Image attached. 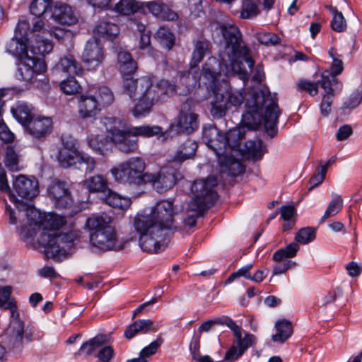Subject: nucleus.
Listing matches in <instances>:
<instances>
[{
	"label": "nucleus",
	"mask_w": 362,
	"mask_h": 362,
	"mask_svg": "<svg viewBox=\"0 0 362 362\" xmlns=\"http://www.w3.org/2000/svg\"><path fill=\"white\" fill-rule=\"evenodd\" d=\"M187 79L189 76L181 77L182 85L187 83ZM139 91L141 95L139 101L132 110V113L136 117L148 113L156 103L165 101L175 93L187 95L190 91V86L189 84L183 87L181 85L176 86L165 80L153 83L148 77H142L139 78Z\"/></svg>",
	"instance_id": "4"
},
{
	"label": "nucleus",
	"mask_w": 362,
	"mask_h": 362,
	"mask_svg": "<svg viewBox=\"0 0 362 362\" xmlns=\"http://www.w3.org/2000/svg\"><path fill=\"white\" fill-rule=\"evenodd\" d=\"M362 101V92L360 90L354 91L349 98L348 100L343 103V108H356Z\"/></svg>",
	"instance_id": "62"
},
{
	"label": "nucleus",
	"mask_w": 362,
	"mask_h": 362,
	"mask_svg": "<svg viewBox=\"0 0 362 362\" xmlns=\"http://www.w3.org/2000/svg\"><path fill=\"white\" fill-rule=\"evenodd\" d=\"M57 74H64L68 76H81L83 69L81 64L71 55L60 58L54 66Z\"/></svg>",
	"instance_id": "25"
},
{
	"label": "nucleus",
	"mask_w": 362,
	"mask_h": 362,
	"mask_svg": "<svg viewBox=\"0 0 362 362\" xmlns=\"http://www.w3.org/2000/svg\"><path fill=\"white\" fill-rule=\"evenodd\" d=\"M209 42L207 40H197L194 43V49L192 55L191 66H196L202 62L205 54L209 50Z\"/></svg>",
	"instance_id": "48"
},
{
	"label": "nucleus",
	"mask_w": 362,
	"mask_h": 362,
	"mask_svg": "<svg viewBox=\"0 0 362 362\" xmlns=\"http://www.w3.org/2000/svg\"><path fill=\"white\" fill-rule=\"evenodd\" d=\"M219 30L225 40L223 50L219 53L221 63L226 68L230 66L234 73L245 77L247 71L237 58L243 57L250 70L252 69L255 62L249 55L248 48L242 45V34L239 28L231 24H221Z\"/></svg>",
	"instance_id": "6"
},
{
	"label": "nucleus",
	"mask_w": 362,
	"mask_h": 362,
	"mask_svg": "<svg viewBox=\"0 0 362 362\" xmlns=\"http://www.w3.org/2000/svg\"><path fill=\"white\" fill-rule=\"evenodd\" d=\"M257 0H243L240 17L243 19L251 18L258 14Z\"/></svg>",
	"instance_id": "55"
},
{
	"label": "nucleus",
	"mask_w": 362,
	"mask_h": 362,
	"mask_svg": "<svg viewBox=\"0 0 362 362\" xmlns=\"http://www.w3.org/2000/svg\"><path fill=\"white\" fill-rule=\"evenodd\" d=\"M329 56L332 58V64L331 66V71L325 70L321 74V79L319 81H323L325 79L324 75L325 73H328L329 75L327 76L329 81H330V86H334L336 90L341 91L343 85L342 83L336 78L337 75L340 74L343 70V62L341 59L336 58L334 56V54L332 51L329 52Z\"/></svg>",
	"instance_id": "30"
},
{
	"label": "nucleus",
	"mask_w": 362,
	"mask_h": 362,
	"mask_svg": "<svg viewBox=\"0 0 362 362\" xmlns=\"http://www.w3.org/2000/svg\"><path fill=\"white\" fill-rule=\"evenodd\" d=\"M217 180L214 176L206 179L195 180L191 186V192L194 198L188 203L185 210V216L182 218L184 223L189 228L195 226L197 219L217 201L218 195L215 190Z\"/></svg>",
	"instance_id": "7"
},
{
	"label": "nucleus",
	"mask_w": 362,
	"mask_h": 362,
	"mask_svg": "<svg viewBox=\"0 0 362 362\" xmlns=\"http://www.w3.org/2000/svg\"><path fill=\"white\" fill-rule=\"evenodd\" d=\"M197 146L195 141L187 139L180 144L173 156V160L177 163H182L192 158L195 155Z\"/></svg>",
	"instance_id": "35"
},
{
	"label": "nucleus",
	"mask_w": 362,
	"mask_h": 362,
	"mask_svg": "<svg viewBox=\"0 0 362 362\" xmlns=\"http://www.w3.org/2000/svg\"><path fill=\"white\" fill-rule=\"evenodd\" d=\"M299 249L298 243L297 242H293L284 248L276 250L273 255V259L274 261H281L283 259H288L294 257Z\"/></svg>",
	"instance_id": "47"
},
{
	"label": "nucleus",
	"mask_w": 362,
	"mask_h": 362,
	"mask_svg": "<svg viewBox=\"0 0 362 362\" xmlns=\"http://www.w3.org/2000/svg\"><path fill=\"white\" fill-rule=\"evenodd\" d=\"M110 334H98L88 341L84 342L79 349L78 354L85 356H90L95 353L98 348L110 343Z\"/></svg>",
	"instance_id": "31"
},
{
	"label": "nucleus",
	"mask_w": 362,
	"mask_h": 362,
	"mask_svg": "<svg viewBox=\"0 0 362 362\" xmlns=\"http://www.w3.org/2000/svg\"><path fill=\"white\" fill-rule=\"evenodd\" d=\"M113 356L114 349L110 346H105L101 348L97 354V357L101 362H109Z\"/></svg>",
	"instance_id": "64"
},
{
	"label": "nucleus",
	"mask_w": 362,
	"mask_h": 362,
	"mask_svg": "<svg viewBox=\"0 0 362 362\" xmlns=\"http://www.w3.org/2000/svg\"><path fill=\"white\" fill-rule=\"evenodd\" d=\"M61 90L66 95H73L77 93L81 89L78 82L76 80L75 76H67L60 83Z\"/></svg>",
	"instance_id": "52"
},
{
	"label": "nucleus",
	"mask_w": 362,
	"mask_h": 362,
	"mask_svg": "<svg viewBox=\"0 0 362 362\" xmlns=\"http://www.w3.org/2000/svg\"><path fill=\"white\" fill-rule=\"evenodd\" d=\"M93 32L98 37L112 39L119 34V30L115 23L102 20L96 25Z\"/></svg>",
	"instance_id": "37"
},
{
	"label": "nucleus",
	"mask_w": 362,
	"mask_h": 362,
	"mask_svg": "<svg viewBox=\"0 0 362 362\" xmlns=\"http://www.w3.org/2000/svg\"><path fill=\"white\" fill-rule=\"evenodd\" d=\"M85 185L90 192L105 193L108 189L107 180L100 175L88 177L85 181Z\"/></svg>",
	"instance_id": "44"
},
{
	"label": "nucleus",
	"mask_w": 362,
	"mask_h": 362,
	"mask_svg": "<svg viewBox=\"0 0 362 362\" xmlns=\"http://www.w3.org/2000/svg\"><path fill=\"white\" fill-rule=\"evenodd\" d=\"M34 110V107L32 105L25 102H18L16 105L11 108V112L13 117L25 128L28 122L36 115Z\"/></svg>",
	"instance_id": "28"
},
{
	"label": "nucleus",
	"mask_w": 362,
	"mask_h": 362,
	"mask_svg": "<svg viewBox=\"0 0 362 362\" xmlns=\"http://www.w3.org/2000/svg\"><path fill=\"white\" fill-rule=\"evenodd\" d=\"M11 294V288L10 286L0 288V308L9 310L11 317H19L16 301L13 299H10Z\"/></svg>",
	"instance_id": "38"
},
{
	"label": "nucleus",
	"mask_w": 362,
	"mask_h": 362,
	"mask_svg": "<svg viewBox=\"0 0 362 362\" xmlns=\"http://www.w3.org/2000/svg\"><path fill=\"white\" fill-rule=\"evenodd\" d=\"M155 37L160 44L168 50H170L175 45V35L167 28L160 27L156 31Z\"/></svg>",
	"instance_id": "46"
},
{
	"label": "nucleus",
	"mask_w": 362,
	"mask_h": 362,
	"mask_svg": "<svg viewBox=\"0 0 362 362\" xmlns=\"http://www.w3.org/2000/svg\"><path fill=\"white\" fill-rule=\"evenodd\" d=\"M214 98L211 101V114L214 118H221L226 110L231 107H238L244 102L242 92L232 88L214 90Z\"/></svg>",
	"instance_id": "12"
},
{
	"label": "nucleus",
	"mask_w": 362,
	"mask_h": 362,
	"mask_svg": "<svg viewBox=\"0 0 362 362\" xmlns=\"http://www.w3.org/2000/svg\"><path fill=\"white\" fill-rule=\"evenodd\" d=\"M47 190L57 208L66 209L71 205V192L66 182L54 179L49 185Z\"/></svg>",
	"instance_id": "16"
},
{
	"label": "nucleus",
	"mask_w": 362,
	"mask_h": 362,
	"mask_svg": "<svg viewBox=\"0 0 362 362\" xmlns=\"http://www.w3.org/2000/svg\"><path fill=\"white\" fill-rule=\"evenodd\" d=\"M103 200L109 206L122 210L127 209L132 204L129 198L121 196L109 188L104 193Z\"/></svg>",
	"instance_id": "36"
},
{
	"label": "nucleus",
	"mask_w": 362,
	"mask_h": 362,
	"mask_svg": "<svg viewBox=\"0 0 362 362\" xmlns=\"http://www.w3.org/2000/svg\"><path fill=\"white\" fill-rule=\"evenodd\" d=\"M146 6L153 16L163 20L175 21L178 17L177 13L160 1L146 2Z\"/></svg>",
	"instance_id": "32"
},
{
	"label": "nucleus",
	"mask_w": 362,
	"mask_h": 362,
	"mask_svg": "<svg viewBox=\"0 0 362 362\" xmlns=\"http://www.w3.org/2000/svg\"><path fill=\"white\" fill-rule=\"evenodd\" d=\"M13 188L19 197L27 199L35 197L39 193L37 180L24 175L16 177L13 182Z\"/></svg>",
	"instance_id": "20"
},
{
	"label": "nucleus",
	"mask_w": 362,
	"mask_h": 362,
	"mask_svg": "<svg viewBox=\"0 0 362 362\" xmlns=\"http://www.w3.org/2000/svg\"><path fill=\"white\" fill-rule=\"evenodd\" d=\"M318 86H320L318 81L316 83H314L308 80L300 79L297 83V87L298 90L305 91L312 96L317 94Z\"/></svg>",
	"instance_id": "59"
},
{
	"label": "nucleus",
	"mask_w": 362,
	"mask_h": 362,
	"mask_svg": "<svg viewBox=\"0 0 362 362\" xmlns=\"http://www.w3.org/2000/svg\"><path fill=\"white\" fill-rule=\"evenodd\" d=\"M52 13L54 21L62 25H72L78 21L77 16L72 8L66 4L56 3Z\"/></svg>",
	"instance_id": "24"
},
{
	"label": "nucleus",
	"mask_w": 362,
	"mask_h": 362,
	"mask_svg": "<svg viewBox=\"0 0 362 362\" xmlns=\"http://www.w3.org/2000/svg\"><path fill=\"white\" fill-rule=\"evenodd\" d=\"M258 42L266 46H274L280 43V37L273 33L259 32L256 34Z\"/></svg>",
	"instance_id": "56"
},
{
	"label": "nucleus",
	"mask_w": 362,
	"mask_h": 362,
	"mask_svg": "<svg viewBox=\"0 0 362 362\" xmlns=\"http://www.w3.org/2000/svg\"><path fill=\"white\" fill-rule=\"evenodd\" d=\"M316 237V228L313 227H305L300 228L295 235V240L298 243L306 245L315 240Z\"/></svg>",
	"instance_id": "51"
},
{
	"label": "nucleus",
	"mask_w": 362,
	"mask_h": 362,
	"mask_svg": "<svg viewBox=\"0 0 362 362\" xmlns=\"http://www.w3.org/2000/svg\"><path fill=\"white\" fill-rule=\"evenodd\" d=\"M104 59L103 49L98 41L95 39L89 40L84 47L82 59L89 70H95L102 63Z\"/></svg>",
	"instance_id": "18"
},
{
	"label": "nucleus",
	"mask_w": 362,
	"mask_h": 362,
	"mask_svg": "<svg viewBox=\"0 0 362 362\" xmlns=\"http://www.w3.org/2000/svg\"><path fill=\"white\" fill-rule=\"evenodd\" d=\"M218 63L216 58L210 57L202 67V76L208 81L209 84H214L219 74L218 69Z\"/></svg>",
	"instance_id": "41"
},
{
	"label": "nucleus",
	"mask_w": 362,
	"mask_h": 362,
	"mask_svg": "<svg viewBox=\"0 0 362 362\" xmlns=\"http://www.w3.org/2000/svg\"><path fill=\"white\" fill-rule=\"evenodd\" d=\"M216 325H226L233 332L235 338L236 346H232L225 354L224 358L227 361H234L237 360L247 349L255 346L257 343V338L252 334L245 332L243 337L241 327L228 316L204 322L199 326V331L200 332H209Z\"/></svg>",
	"instance_id": "9"
},
{
	"label": "nucleus",
	"mask_w": 362,
	"mask_h": 362,
	"mask_svg": "<svg viewBox=\"0 0 362 362\" xmlns=\"http://www.w3.org/2000/svg\"><path fill=\"white\" fill-rule=\"evenodd\" d=\"M145 168L143 159L133 157L112 168L111 173L117 182L141 186L151 183L154 178L153 174L144 173Z\"/></svg>",
	"instance_id": "11"
},
{
	"label": "nucleus",
	"mask_w": 362,
	"mask_h": 362,
	"mask_svg": "<svg viewBox=\"0 0 362 362\" xmlns=\"http://www.w3.org/2000/svg\"><path fill=\"white\" fill-rule=\"evenodd\" d=\"M163 339L162 337H158L155 341L151 342L148 346L144 347L141 351V356H144L145 358L154 354L158 347L163 344Z\"/></svg>",
	"instance_id": "63"
},
{
	"label": "nucleus",
	"mask_w": 362,
	"mask_h": 362,
	"mask_svg": "<svg viewBox=\"0 0 362 362\" xmlns=\"http://www.w3.org/2000/svg\"><path fill=\"white\" fill-rule=\"evenodd\" d=\"M4 163L6 167L11 171H17L19 170L18 156L13 147H7Z\"/></svg>",
	"instance_id": "57"
},
{
	"label": "nucleus",
	"mask_w": 362,
	"mask_h": 362,
	"mask_svg": "<svg viewBox=\"0 0 362 362\" xmlns=\"http://www.w3.org/2000/svg\"><path fill=\"white\" fill-rule=\"evenodd\" d=\"M177 180L175 170L167 167L161 169L157 175H154L153 180L151 183H153L158 192L162 193L173 187Z\"/></svg>",
	"instance_id": "23"
},
{
	"label": "nucleus",
	"mask_w": 362,
	"mask_h": 362,
	"mask_svg": "<svg viewBox=\"0 0 362 362\" xmlns=\"http://www.w3.org/2000/svg\"><path fill=\"white\" fill-rule=\"evenodd\" d=\"M343 207V199L339 195H336L329 202L324 215L322 216L320 221V223H322L327 218L334 216L337 215Z\"/></svg>",
	"instance_id": "49"
},
{
	"label": "nucleus",
	"mask_w": 362,
	"mask_h": 362,
	"mask_svg": "<svg viewBox=\"0 0 362 362\" xmlns=\"http://www.w3.org/2000/svg\"><path fill=\"white\" fill-rule=\"evenodd\" d=\"M25 129L35 139L45 138L52 132V120L48 117L35 115Z\"/></svg>",
	"instance_id": "21"
},
{
	"label": "nucleus",
	"mask_w": 362,
	"mask_h": 362,
	"mask_svg": "<svg viewBox=\"0 0 362 362\" xmlns=\"http://www.w3.org/2000/svg\"><path fill=\"white\" fill-rule=\"evenodd\" d=\"M62 147L59 149L57 159L60 166L64 168L76 167L77 162L82 152L78 151L76 139L70 136L62 138Z\"/></svg>",
	"instance_id": "15"
},
{
	"label": "nucleus",
	"mask_w": 362,
	"mask_h": 362,
	"mask_svg": "<svg viewBox=\"0 0 362 362\" xmlns=\"http://www.w3.org/2000/svg\"><path fill=\"white\" fill-rule=\"evenodd\" d=\"M40 338L35 333L33 327H25L24 322L20 319V316L12 317L7 328L1 334V342L7 348L8 352L19 355L25 343H30Z\"/></svg>",
	"instance_id": "10"
},
{
	"label": "nucleus",
	"mask_w": 362,
	"mask_h": 362,
	"mask_svg": "<svg viewBox=\"0 0 362 362\" xmlns=\"http://www.w3.org/2000/svg\"><path fill=\"white\" fill-rule=\"evenodd\" d=\"M117 66L123 76H130L137 69L136 62L133 59L131 54L124 50L117 53Z\"/></svg>",
	"instance_id": "34"
},
{
	"label": "nucleus",
	"mask_w": 362,
	"mask_h": 362,
	"mask_svg": "<svg viewBox=\"0 0 362 362\" xmlns=\"http://www.w3.org/2000/svg\"><path fill=\"white\" fill-rule=\"evenodd\" d=\"M46 70L47 65L42 58L31 56L20 61L16 77L18 80L33 83L35 75L42 74Z\"/></svg>",
	"instance_id": "14"
},
{
	"label": "nucleus",
	"mask_w": 362,
	"mask_h": 362,
	"mask_svg": "<svg viewBox=\"0 0 362 362\" xmlns=\"http://www.w3.org/2000/svg\"><path fill=\"white\" fill-rule=\"evenodd\" d=\"M6 52L16 57L19 61L25 59V57H31L26 45L17 39L11 40L6 46Z\"/></svg>",
	"instance_id": "40"
},
{
	"label": "nucleus",
	"mask_w": 362,
	"mask_h": 362,
	"mask_svg": "<svg viewBox=\"0 0 362 362\" xmlns=\"http://www.w3.org/2000/svg\"><path fill=\"white\" fill-rule=\"evenodd\" d=\"M276 333L272 336V339L276 342L284 343L293 334V327L288 320H279L275 324Z\"/></svg>",
	"instance_id": "39"
},
{
	"label": "nucleus",
	"mask_w": 362,
	"mask_h": 362,
	"mask_svg": "<svg viewBox=\"0 0 362 362\" xmlns=\"http://www.w3.org/2000/svg\"><path fill=\"white\" fill-rule=\"evenodd\" d=\"M159 328V324L150 319L138 320L127 327L124 336L127 339H131L139 333L146 334L149 331L156 332Z\"/></svg>",
	"instance_id": "26"
},
{
	"label": "nucleus",
	"mask_w": 362,
	"mask_h": 362,
	"mask_svg": "<svg viewBox=\"0 0 362 362\" xmlns=\"http://www.w3.org/2000/svg\"><path fill=\"white\" fill-rule=\"evenodd\" d=\"M52 0H33L30 6V13L37 16H41L50 6Z\"/></svg>",
	"instance_id": "58"
},
{
	"label": "nucleus",
	"mask_w": 362,
	"mask_h": 362,
	"mask_svg": "<svg viewBox=\"0 0 362 362\" xmlns=\"http://www.w3.org/2000/svg\"><path fill=\"white\" fill-rule=\"evenodd\" d=\"M246 112L243 120L248 127L257 129L264 122L265 131L271 138L277 133V123L281 115L277 100L269 91L253 88L246 99Z\"/></svg>",
	"instance_id": "3"
},
{
	"label": "nucleus",
	"mask_w": 362,
	"mask_h": 362,
	"mask_svg": "<svg viewBox=\"0 0 362 362\" xmlns=\"http://www.w3.org/2000/svg\"><path fill=\"white\" fill-rule=\"evenodd\" d=\"M78 113L81 118H94L100 112V104L95 95L88 93L77 98Z\"/></svg>",
	"instance_id": "19"
},
{
	"label": "nucleus",
	"mask_w": 362,
	"mask_h": 362,
	"mask_svg": "<svg viewBox=\"0 0 362 362\" xmlns=\"http://www.w3.org/2000/svg\"><path fill=\"white\" fill-rule=\"evenodd\" d=\"M329 75V74L328 73H325V75L323 76L325 79L323 81H318L320 86L325 91V95H323L322 103L320 105V110L323 116H327L329 115L331 110L332 99L335 95L336 93L340 92L339 90H336L334 86H330V81L327 78V76Z\"/></svg>",
	"instance_id": "27"
},
{
	"label": "nucleus",
	"mask_w": 362,
	"mask_h": 362,
	"mask_svg": "<svg viewBox=\"0 0 362 362\" xmlns=\"http://www.w3.org/2000/svg\"><path fill=\"white\" fill-rule=\"evenodd\" d=\"M139 88V79L136 80L133 77H127L124 78V89L130 98L136 96V93Z\"/></svg>",
	"instance_id": "61"
},
{
	"label": "nucleus",
	"mask_w": 362,
	"mask_h": 362,
	"mask_svg": "<svg viewBox=\"0 0 362 362\" xmlns=\"http://www.w3.org/2000/svg\"><path fill=\"white\" fill-rule=\"evenodd\" d=\"M245 132L243 128H234L230 129L226 134L224 154L228 153V150L242 151L241 142L245 139Z\"/></svg>",
	"instance_id": "33"
},
{
	"label": "nucleus",
	"mask_w": 362,
	"mask_h": 362,
	"mask_svg": "<svg viewBox=\"0 0 362 362\" xmlns=\"http://www.w3.org/2000/svg\"><path fill=\"white\" fill-rule=\"evenodd\" d=\"M66 223V218L55 214H48L44 216L43 231L38 237L39 244L45 248L47 255L52 257L66 256L78 238L77 233H57L55 230Z\"/></svg>",
	"instance_id": "5"
},
{
	"label": "nucleus",
	"mask_w": 362,
	"mask_h": 362,
	"mask_svg": "<svg viewBox=\"0 0 362 362\" xmlns=\"http://www.w3.org/2000/svg\"><path fill=\"white\" fill-rule=\"evenodd\" d=\"M95 160L93 157L82 152L76 168L86 173H91L95 169Z\"/></svg>",
	"instance_id": "53"
},
{
	"label": "nucleus",
	"mask_w": 362,
	"mask_h": 362,
	"mask_svg": "<svg viewBox=\"0 0 362 362\" xmlns=\"http://www.w3.org/2000/svg\"><path fill=\"white\" fill-rule=\"evenodd\" d=\"M202 139L216 155H224L225 139L224 134L214 124H206L203 127Z\"/></svg>",
	"instance_id": "17"
},
{
	"label": "nucleus",
	"mask_w": 362,
	"mask_h": 362,
	"mask_svg": "<svg viewBox=\"0 0 362 362\" xmlns=\"http://www.w3.org/2000/svg\"><path fill=\"white\" fill-rule=\"evenodd\" d=\"M196 103L192 98H187L182 103L175 124L181 132L192 134L199 127L198 115L195 112Z\"/></svg>",
	"instance_id": "13"
},
{
	"label": "nucleus",
	"mask_w": 362,
	"mask_h": 362,
	"mask_svg": "<svg viewBox=\"0 0 362 362\" xmlns=\"http://www.w3.org/2000/svg\"><path fill=\"white\" fill-rule=\"evenodd\" d=\"M107 135H93L88 137V144L95 153L105 156L110 150V142L122 152L130 153L138 148V136L151 137L161 136L162 128L159 126L142 125L125 128L121 119L113 117L103 119Z\"/></svg>",
	"instance_id": "2"
},
{
	"label": "nucleus",
	"mask_w": 362,
	"mask_h": 362,
	"mask_svg": "<svg viewBox=\"0 0 362 362\" xmlns=\"http://www.w3.org/2000/svg\"><path fill=\"white\" fill-rule=\"evenodd\" d=\"M112 219L107 214L93 215L86 220V226L95 230L90 235L93 246L103 251H119L124 244L119 241L115 228L111 226Z\"/></svg>",
	"instance_id": "8"
},
{
	"label": "nucleus",
	"mask_w": 362,
	"mask_h": 362,
	"mask_svg": "<svg viewBox=\"0 0 362 362\" xmlns=\"http://www.w3.org/2000/svg\"><path fill=\"white\" fill-rule=\"evenodd\" d=\"M327 8L333 15L330 24L332 29L337 33L344 32L346 30L347 24L342 13L338 11L335 7L332 6H327Z\"/></svg>",
	"instance_id": "50"
},
{
	"label": "nucleus",
	"mask_w": 362,
	"mask_h": 362,
	"mask_svg": "<svg viewBox=\"0 0 362 362\" xmlns=\"http://www.w3.org/2000/svg\"><path fill=\"white\" fill-rule=\"evenodd\" d=\"M96 98H100V106L107 107L110 105L115 100L114 94L110 88L107 86L99 87L96 92Z\"/></svg>",
	"instance_id": "54"
},
{
	"label": "nucleus",
	"mask_w": 362,
	"mask_h": 362,
	"mask_svg": "<svg viewBox=\"0 0 362 362\" xmlns=\"http://www.w3.org/2000/svg\"><path fill=\"white\" fill-rule=\"evenodd\" d=\"M52 44L49 40L36 37L35 41L32 42L29 51L30 56H36L38 58H41V56L49 53L52 50Z\"/></svg>",
	"instance_id": "43"
},
{
	"label": "nucleus",
	"mask_w": 362,
	"mask_h": 362,
	"mask_svg": "<svg viewBox=\"0 0 362 362\" xmlns=\"http://www.w3.org/2000/svg\"><path fill=\"white\" fill-rule=\"evenodd\" d=\"M244 148L246 153L253 160H259L266 152L265 147L260 140H249L245 142Z\"/></svg>",
	"instance_id": "42"
},
{
	"label": "nucleus",
	"mask_w": 362,
	"mask_h": 362,
	"mask_svg": "<svg viewBox=\"0 0 362 362\" xmlns=\"http://www.w3.org/2000/svg\"><path fill=\"white\" fill-rule=\"evenodd\" d=\"M144 3H139L134 0H120L114 7V10L122 15H131L140 10Z\"/></svg>",
	"instance_id": "45"
},
{
	"label": "nucleus",
	"mask_w": 362,
	"mask_h": 362,
	"mask_svg": "<svg viewBox=\"0 0 362 362\" xmlns=\"http://www.w3.org/2000/svg\"><path fill=\"white\" fill-rule=\"evenodd\" d=\"M173 202L168 200L158 202L149 211H144L134 218V227L139 234V243L141 249L148 253L163 251L168 245L165 237L167 230L177 228L175 225Z\"/></svg>",
	"instance_id": "1"
},
{
	"label": "nucleus",
	"mask_w": 362,
	"mask_h": 362,
	"mask_svg": "<svg viewBox=\"0 0 362 362\" xmlns=\"http://www.w3.org/2000/svg\"><path fill=\"white\" fill-rule=\"evenodd\" d=\"M277 264L273 267L272 276L286 273L289 269L296 265L295 262L289 259L276 261Z\"/></svg>",
	"instance_id": "60"
},
{
	"label": "nucleus",
	"mask_w": 362,
	"mask_h": 362,
	"mask_svg": "<svg viewBox=\"0 0 362 362\" xmlns=\"http://www.w3.org/2000/svg\"><path fill=\"white\" fill-rule=\"evenodd\" d=\"M220 163L221 171L229 175L236 177L245 172V166L236 158L228 155V153L217 156Z\"/></svg>",
	"instance_id": "29"
},
{
	"label": "nucleus",
	"mask_w": 362,
	"mask_h": 362,
	"mask_svg": "<svg viewBox=\"0 0 362 362\" xmlns=\"http://www.w3.org/2000/svg\"><path fill=\"white\" fill-rule=\"evenodd\" d=\"M11 200L13 201L19 211H25L28 221L30 226H37L42 228L44 223V216L46 215L42 214L33 204H28L22 200H18L14 194L11 195Z\"/></svg>",
	"instance_id": "22"
}]
</instances>
